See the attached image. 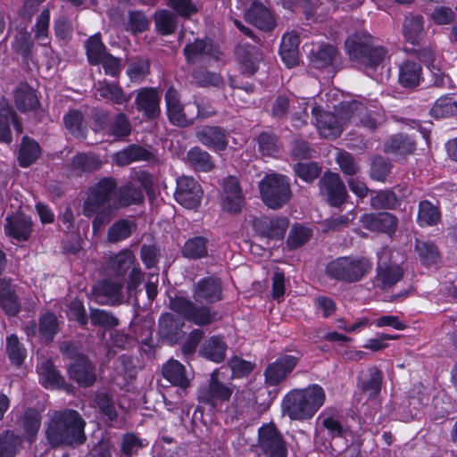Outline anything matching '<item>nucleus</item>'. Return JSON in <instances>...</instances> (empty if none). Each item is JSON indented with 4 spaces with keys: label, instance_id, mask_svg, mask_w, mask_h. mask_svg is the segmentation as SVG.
<instances>
[{
    "label": "nucleus",
    "instance_id": "obj_61",
    "mask_svg": "<svg viewBox=\"0 0 457 457\" xmlns=\"http://www.w3.org/2000/svg\"><path fill=\"white\" fill-rule=\"evenodd\" d=\"M41 426V415L35 409H28L23 416L22 428L26 434L27 439L33 442Z\"/></svg>",
    "mask_w": 457,
    "mask_h": 457
},
{
    "label": "nucleus",
    "instance_id": "obj_23",
    "mask_svg": "<svg viewBox=\"0 0 457 457\" xmlns=\"http://www.w3.org/2000/svg\"><path fill=\"white\" fill-rule=\"evenodd\" d=\"M18 286L7 277L0 278V308L9 317H16L21 311V302L17 294Z\"/></svg>",
    "mask_w": 457,
    "mask_h": 457
},
{
    "label": "nucleus",
    "instance_id": "obj_49",
    "mask_svg": "<svg viewBox=\"0 0 457 457\" xmlns=\"http://www.w3.org/2000/svg\"><path fill=\"white\" fill-rule=\"evenodd\" d=\"M441 221L439 207L429 200H421L418 206L417 222L420 227H432Z\"/></svg>",
    "mask_w": 457,
    "mask_h": 457
},
{
    "label": "nucleus",
    "instance_id": "obj_60",
    "mask_svg": "<svg viewBox=\"0 0 457 457\" xmlns=\"http://www.w3.org/2000/svg\"><path fill=\"white\" fill-rule=\"evenodd\" d=\"M83 120L84 115L82 112L78 109H71L63 116L65 128L75 137H85Z\"/></svg>",
    "mask_w": 457,
    "mask_h": 457
},
{
    "label": "nucleus",
    "instance_id": "obj_33",
    "mask_svg": "<svg viewBox=\"0 0 457 457\" xmlns=\"http://www.w3.org/2000/svg\"><path fill=\"white\" fill-rule=\"evenodd\" d=\"M404 276L403 269L397 264H378L376 268L374 284L381 288L386 289L396 285Z\"/></svg>",
    "mask_w": 457,
    "mask_h": 457
},
{
    "label": "nucleus",
    "instance_id": "obj_4",
    "mask_svg": "<svg viewBox=\"0 0 457 457\" xmlns=\"http://www.w3.org/2000/svg\"><path fill=\"white\" fill-rule=\"evenodd\" d=\"M372 269L371 262L363 256H340L328 262L325 268L326 275L344 283L361 281Z\"/></svg>",
    "mask_w": 457,
    "mask_h": 457
},
{
    "label": "nucleus",
    "instance_id": "obj_48",
    "mask_svg": "<svg viewBox=\"0 0 457 457\" xmlns=\"http://www.w3.org/2000/svg\"><path fill=\"white\" fill-rule=\"evenodd\" d=\"M87 62L91 66L99 65L102 58L109 53L100 33L90 36L85 42Z\"/></svg>",
    "mask_w": 457,
    "mask_h": 457
},
{
    "label": "nucleus",
    "instance_id": "obj_10",
    "mask_svg": "<svg viewBox=\"0 0 457 457\" xmlns=\"http://www.w3.org/2000/svg\"><path fill=\"white\" fill-rule=\"evenodd\" d=\"M233 388L221 382L215 372L211 374L209 383L202 385L197 392V401L208 407L210 411L217 410L219 403L229 401Z\"/></svg>",
    "mask_w": 457,
    "mask_h": 457
},
{
    "label": "nucleus",
    "instance_id": "obj_14",
    "mask_svg": "<svg viewBox=\"0 0 457 457\" xmlns=\"http://www.w3.org/2000/svg\"><path fill=\"white\" fill-rule=\"evenodd\" d=\"M234 54L241 74L245 77H253L259 70L263 60L260 47L249 43H239L234 50Z\"/></svg>",
    "mask_w": 457,
    "mask_h": 457
},
{
    "label": "nucleus",
    "instance_id": "obj_54",
    "mask_svg": "<svg viewBox=\"0 0 457 457\" xmlns=\"http://www.w3.org/2000/svg\"><path fill=\"white\" fill-rule=\"evenodd\" d=\"M131 131V123L124 112L115 114L107 127V135L113 137L116 141L124 140L130 136Z\"/></svg>",
    "mask_w": 457,
    "mask_h": 457
},
{
    "label": "nucleus",
    "instance_id": "obj_19",
    "mask_svg": "<svg viewBox=\"0 0 457 457\" xmlns=\"http://www.w3.org/2000/svg\"><path fill=\"white\" fill-rule=\"evenodd\" d=\"M161 97L157 88L153 87H141L136 96L135 104L139 112L147 120H153L161 114Z\"/></svg>",
    "mask_w": 457,
    "mask_h": 457
},
{
    "label": "nucleus",
    "instance_id": "obj_24",
    "mask_svg": "<svg viewBox=\"0 0 457 457\" xmlns=\"http://www.w3.org/2000/svg\"><path fill=\"white\" fill-rule=\"evenodd\" d=\"M312 114L315 120V125L321 137L325 138H337L343 132L342 126L337 116L320 106H314Z\"/></svg>",
    "mask_w": 457,
    "mask_h": 457
},
{
    "label": "nucleus",
    "instance_id": "obj_58",
    "mask_svg": "<svg viewBox=\"0 0 457 457\" xmlns=\"http://www.w3.org/2000/svg\"><path fill=\"white\" fill-rule=\"evenodd\" d=\"M259 152L264 156L275 157L279 154L280 145L277 135L270 131H262L257 137Z\"/></svg>",
    "mask_w": 457,
    "mask_h": 457
},
{
    "label": "nucleus",
    "instance_id": "obj_56",
    "mask_svg": "<svg viewBox=\"0 0 457 457\" xmlns=\"http://www.w3.org/2000/svg\"><path fill=\"white\" fill-rule=\"evenodd\" d=\"M21 444V437L14 431H3L0 433V457H15Z\"/></svg>",
    "mask_w": 457,
    "mask_h": 457
},
{
    "label": "nucleus",
    "instance_id": "obj_62",
    "mask_svg": "<svg viewBox=\"0 0 457 457\" xmlns=\"http://www.w3.org/2000/svg\"><path fill=\"white\" fill-rule=\"evenodd\" d=\"M392 168L393 165L388 159L377 155L371 162L370 176L375 181L385 182L390 175Z\"/></svg>",
    "mask_w": 457,
    "mask_h": 457
},
{
    "label": "nucleus",
    "instance_id": "obj_53",
    "mask_svg": "<svg viewBox=\"0 0 457 457\" xmlns=\"http://www.w3.org/2000/svg\"><path fill=\"white\" fill-rule=\"evenodd\" d=\"M430 114L436 119L457 115V96L445 95L437 98L430 109Z\"/></svg>",
    "mask_w": 457,
    "mask_h": 457
},
{
    "label": "nucleus",
    "instance_id": "obj_55",
    "mask_svg": "<svg viewBox=\"0 0 457 457\" xmlns=\"http://www.w3.org/2000/svg\"><path fill=\"white\" fill-rule=\"evenodd\" d=\"M312 237V229L302 224L295 223L290 228L286 241L289 251L303 246Z\"/></svg>",
    "mask_w": 457,
    "mask_h": 457
},
{
    "label": "nucleus",
    "instance_id": "obj_31",
    "mask_svg": "<svg viewBox=\"0 0 457 457\" xmlns=\"http://www.w3.org/2000/svg\"><path fill=\"white\" fill-rule=\"evenodd\" d=\"M12 125L19 133L22 131V124L16 112L9 105L0 108V143L10 145L12 142Z\"/></svg>",
    "mask_w": 457,
    "mask_h": 457
},
{
    "label": "nucleus",
    "instance_id": "obj_21",
    "mask_svg": "<svg viewBox=\"0 0 457 457\" xmlns=\"http://www.w3.org/2000/svg\"><path fill=\"white\" fill-rule=\"evenodd\" d=\"M67 374L71 380L84 388L92 386L96 381V366L87 355L77 361L69 362Z\"/></svg>",
    "mask_w": 457,
    "mask_h": 457
},
{
    "label": "nucleus",
    "instance_id": "obj_64",
    "mask_svg": "<svg viewBox=\"0 0 457 457\" xmlns=\"http://www.w3.org/2000/svg\"><path fill=\"white\" fill-rule=\"evenodd\" d=\"M293 169L295 175L307 183H312L321 174V166L314 162H297Z\"/></svg>",
    "mask_w": 457,
    "mask_h": 457
},
{
    "label": "nucleus",
    "instance_id": "obj_39",
    "mask_svg": "<svg viewBox=\"0 0 457 457\" xmlns=\"http://www.w3.org/2000/svg\"><path fill=\"white\" fill-rule=\"evenodd\" d=\"M35 44L30 32L26 28L17 30L12 42V51L21 57L24 63H29L33 56Z\"/></svg>",
    "mask_w": 457,
    "mask_h": 457
},
{
    "label": "nucleus",
    "instance_id": "obj_37",
    "mask_svg": "<svg viewBox=\"0 0 457 457\" xmlns=\"http://www.w3.org/2000/svg\"><path fill=\"white\" fill-rule=\"evenodd\" d=\"M40 145L32 137L24 136L18 150V162L20 167L28 168L35 163L41 156Z\"/></svg>",
    "mask_w": 457,
    "mask_h": 457
},
{
    "label": "nucleus",
    "instance_id": "obj_11",
    "mask_svg": "<svg viewBox=\"0 0 457 457\" xmlns=\"http://www.w3.org/2000/svg\"><path fill=\"white\" fill-rule=\"evenodd\" d=\"M302 355L280 354L270 362L263 371L264 383L268 386H278L284 383L298 365Z\"/></svg>",
    "mask_w": 457,
    "mask_h": 457
},
{
    "label": "nucleus",
    "instance_id": "obj_26",
    "mask_svg": "<svg viewBox=\"0 0 457 457\" xmlns=\"http://www.w3.org/2000/svg\"><path fill=\"white\" fill-rule=\"evenodd\" d=\"M136 261L130 249H122L117 253L110 254L105 261V269L114 278H124L133 267Z\"/></svg>",
    "mask_w": 457,
    "mask_h": 457
},
{
    "label": "nucleus",
    "instance_id": "obj_50",
    "mask_svg": "<svg viewBox=\"0 0 457 457\" xmlns=\"http://www.w3.org/2000/svg\"><path fill=\"white\" fill-rule=\"evenodd\" d=\"M415 149V141L405 134L393 135L386 145V152L401 156L411 154Z\"/></svg>",
    "mask_w": 457,
    "mask_h": 457
},
{
    "label": "nucleus",
    "instance_id": "obj_28",
    "mask_svg": "<svg viewBox=\"0 0 457 457\" xmlns=\"http://www.w3.org/2000/svg\"><path fill=\"white\" fill-rule=\"evenodd\" d=\"M39 382L46 389H59L66 386L65 378L52 360L48 359L37 366Z\"/></svg>",
    "mask_w": 457,
    "mask_h": 457
},
{
    "label": "nucleus",
    "instance_id": "obj_41",
    "mask_svg": "<svg viewBox=\"0 0 457 457\" xmlns=\"http://www.w3.org/2000/svg\"><path fill=\"white\" fill-rule=\"evenodd\" d=\"M162 376L173 386L186 389L190 386V381L186 375V368L177 360H170L162 367Z\"/></svg>",
    "mask_w": 457,
    "mask_h": 457
},
{
    "label": "nucleus",
    "instance_id": "obj_52",
    "mask_svg": "<svg viewBox=\"0 0 457 457\" xmlns=\"http://www.w3.org/2000/svg\"><path fill=\"white\" fill-rule=\"evenodd\" d=\"M5 352L12 365L20 367L27 357V349L16 334L6 337Z\"/></svg>",
    "mask_w": 457,
    "mask_h": 457
},
{
    "label": "nucleus",
    "instance_id": "obj_8",
    "mask_svg": "<svg viewBox=\"0 0 457 457\" xmlns=\"http://www.w3.org/2000/svg\"><path fill=\"white\" fill-rule=\"evenodd\" d=\"M258 447L264 457H288L287 443L272 423L259 428Z\"/></svg>",
    "mask_w": 457,
    "mask_h": 457
},
{
    "label": "nucleus",
    "instance_id": "obj_20",
    "mask_svg": "<svg viewBox=\"0 0 457 457\" xmlns=\"http://www.w3.org/2000/svg\"><path fill=\"white\" fill-rule=\"evenodd\" d=\"M338 60L340 53L337 48L325 43L313 46L309 55L310 65L317 70L332 68L337 71L340 69Z\"/></svg>",
    "mask_w": 457,
    "mask_h": 457
},
{
    "label": "nucleus",
    "instance_id": "obj_1",
    "mask_svg": "<svg viewBox=\"0 0 457 457\" xmlns=\"http://www.w3.org/2000/svg\"><path fill=\"white\" fill-rule=\"evenodd\" d=\"M85 427L86 421L77 411L72 409L57 411L47 422L46 438L54 448L62 445H80L87 440Z\"/></svg>",
    "mask_w": 457,
    "mask_h": 457
},
{
    "label": "nucleus",
    "instance_id": "obj_6",
    "mask_svg": "<svg viewBox=\"0 0 457 457\" xmlns=\"http://www.w3.org/2000/svg\"><path fill=\"white\" fill-rule=\"evenodd\" d=\"M117 180L112 177H103L88 187L87 195L82 204V213L91 218L98 208L109 204L115 197Z\"/></svg>",
    "mask_w": 457,
    "mask_h": 457
},
{
    "label": "nucleus",
    "instance_id": "obj_36",
    "mask_svg": "<svg viewBox=\"0 0 457 457\" xmlns=\"http://www.w3.org/2000/svg\"><path fill=\"white\" fill-rule=\"evenodd\" d=\"M422 79V66L420 62L406 60L398 70V83L408 89L415 88Z\"/></svg>",
    "mask_w": 457,
    "mask_h": 457
},
{
    "label": "nucleus",
    "instance_id": "obj_22",
    "mask_svg": "<svg viewBox=\"0 0 457 457\" xmlns=\"http://www.w3.org/2000/svg\"><path fill=\"white\" fill-rule=\"evenodd\" d=\"M122 288V282L103 279L93 287L92 295L99 304L120 305L123 296Z\"/></svg>",
    "mask_w": 457,
    "mask_h": 457
},
{
    "label": "nucleus",
    "instance_id": "obj_32",
    "mask_svg": "<svg viewBox=\"0 0 457 457\" xmlns=\"http://www.w3.org/2000/svg\"><path fill=\"white\" fill-rule=\"evenodd\" d=\"M14 104L21 112L36 111L40 105L37 91L27 82H21L13 92Z\"/></svg>",
    "mask_w": 457,
    "mask_h": 457
},
{
    "label": "nucleus",
    "instance_id": "obj_35",
    "mask_svg": "<svg viewBox=\"0 0 457 457\" xmlns=\"http://www.w3.org/2000/svg\"><path fill=\"white\" fill-rule=\"evenodd\" d=\"M382 383L383 373L376 366L368 368L366 371H362L361 376L358 378L359 388L362 392L368 393L370 399L376 398L379 395Z\"/></svg>",
    "mask_w": 457,
    "mask_h": 457
},
{
    "label": "nucleus",
    "instance_id": "obj_51",
    "mask_svg": "<svg viewBox=\"0 0 457 457\" xmlns=\"http://www.w3.org/2000/svg\"><path fill=\"white\" fill-rule=\"evenodd\" d=\"M414 249L420 263L425 267L435 265L440 258L439 249L433 241L416 239Z\"/></svg>",
    "mask_w": 457,
    "mask_h": 457
},
{
    "label": "nucleus",
    "instance_id": "obj_63",
    "mask_svg": "<svg viewBox=\"0 0 457 457\" xmlns=\"http://www.w3.org/2000/svg\"><path fill=\"white\" fill-rule=\"evenodd\" d=\"M89 319L93 326L106 329L113 328L119 325V320L112 312L102 309L91 308Z\"/></svg>",
    "mask_w": 457,
    "mask_h": 457
},
{
    "label": "nucleus",
    "instance_id": "obj_2",
    "mask_svg": "<svg viewBox=\"0 0 457 457\" xmlns=\"http://www.w3.org/2000/svg\"><path fill=\"white\" fill-rule=\"evenodd\" d=\"M345 52L353 67L364 72L376 71L382 65L387 50L377 45L372 35L356 31L345 41Z\"/></svg>",
    "mask_w": 457,
    "mask_h": 457
},
{
    "label": "nucleus",
    "instance_id": "obj_16",
    "mask_svg": "<svg viewBox=\"0 0 457 457\" xmlns=\"http://www.w3.org/2000/svg\"><path fill=\"white\" fill-rule=\"evenodd\" d=\"M363 228L392 237L398 226V218L388 212L364 213L360 218Z\"/></svg>",
    "mask_w": 457,
    "mask_h": 457
},
{
    "label": "nucleus",
    "instance_id": "obj_18",
    "mask_svg": "<svg viewBox=\"0 0 457 457\" xmlns=\"http://www.w3.org/2000/svg\"><path fill=\"white\" fill-rule=\"evenodd\" d=\"M4 234L19 242L28 241L33 232V220L22 212L8 215L4 226Z\"/></svg>",
    "mask_w": 457,
    "mask_h": 457
},
{
    "label": "nucleus",
    "instance_id": "obj_42",
    "mask_svg": "<svg viewBox=\"0 0 457 457\" xmlns=\"http://www.w3.org/2000/svg\"><path fill=\"white\" fill-rule=\"evenodd\" d=\"M37 331L43 342L46 345L52 343L60 331V322L56 314L53 312L42 313L38 318Z\"/></svg>",
    "mask_w": 457,
    "mask_h": 457
},
{
    "label": "nucleus",
    "instance_id": "obj_57",
    "mask_svg": "<svg viewBox=\"0 0 457 457\" xmlns=\"http://www.w3.org/2000/svg\"><path fill=\"white\" fill-rule=\"evenodd\" d=\"M248 17L255 27L263 31H270L276 26V21L271 12L263 6L251 10L248 12Z\"/></svg>",
    "mask_w": 457,
    "mask_h": 457
},
{
    "label": "nucleus",
    "instance_id": "obj_38",
    "mask_svg": "<svg viewBox=\"0 0 457 457\" xmlns=\"http://www.w3.org/2000/svg\"><path fill=\"white\" fill-rule=\"evenodd\" d=\"M71 169L81 175L93 173L99 170L103 166L101 159L94 153H78L71 159Z\"/></svg>",
    "mask_w": 457,
    "mask_h": 457
},
{
    "label": "nucleus",
    "instance_id": "obj_44",
    "mask_svg": "<svg viewBox=\"0 0 457 457\" xmlns=\"http://www.w3.org/2000/svg\"><path fill=\"white\" fill-rule=\"evenodd\" d=\"M208 245L207 237L195 236L186 240L181 249V254L188 260H201L208 255Z\"/></svg>",
    "mask_w": 457,
    "mask_h": 457
},
{
    "label": "nucleus",
    "instance_id": "obj_17",
    "mask_svg": "<svg viewBox=\"0 0 457 457\" xmlns=\"http://www.w3.org/2000/svg\"><path fill=\"white\" fill-rule=\"evenodd\" d=\"M223 288L220 278L204 277L194 284L193 297L195 302L212 304L222 300Z\"/></svg>",
    "mask_w": 457,
    "mask_h": 457
},
{
    "label": "nucleus",
    "instance_id": "obj_9",
    "mask_svg": "<svg viewBox=\"0 0 457 457\" xmlns=\"http://www.w3.org/2000/svg\"><path fill=\"white\" fill-rule=\"evenodd\" d=\"M318 187L320 195L331 207H341L349 196L340 175L331 170H326L323 173L319 180Z\"/></svg>",
    "mask_w": 457,
    "mask_h": 457
},
{
    "label": "nucleus",
    "instance_id": "obj_12",
    "mask_svg": "<svg viewBox=\"0 0 457 457\" xmlns=\"http://www.w3.org/2000/svg\"><path fill=\"white\" fill-rule=\"evenodd\" d=\"M289 224L290 220L286 216L262 215L253 219V229L261 238L280 241L284 239Z\"/></svg>",
    "mask_w": 457,
    "mask_h": 457
},
{
    "label": "nucleus",
    "instance_id": "obj_5",
    "mask_svg": "<svg viewBox=\"0 0 457 457\" xmlns=\"http://www.w3.org/2000/svg\"><path fill=\"white\" fill-rule=\"evenodd\" d=\"M259 190L263 204L272 210L282 208L292 196L289 179L278 173L265 175L259 182Z\"/></svg>",
    "mask_w": 457,
    "mask_h": 457
},
{
    "label": "nucleus",
    "instance_id": "obj_29",
    "mask_svg": "<svg viewBox=\"0 0 457 457\" xmlns=\"http://www.w3.org/2000/svg\"><path fill=\"white\" fill-rule=\"evenodd\" d=\"M154 157L151 151L138 144H130L113 154V162L118 166H127L136 162L150 161Z\"/></svg>",
    "mask_w": 457,
    "mask_h": 457
},
{
    "label": "nucleus",
    "instance_id": "obj_34",
    "mask_svg": "<svg viewBox=\"0 0 457 457\" xmlns=\"http://www.w3.org/2000/svg\"><path fill=\"white\" fill-rule=\"evenodd\" d=\"M227 350L228 345L221 336H212L203 342L199 354L208 361L220 363L226 359Z\"/></svg>",
    "mask_w": 457,
    "mask_h": 457
},
{
    "label": "nucleus",
    "instance_id": "obj_43",
    "mask_svg": "<svg viewBox=\"0 0 457 457\" xmlns=\"http://www.w3.org/2000/svg\"><path fill=\"white\" fill-rule=\"evenodd\" d=\"M424 32V19L420 14L406 16L403 24V34L406 42L418 46Z\"/></svg>",
    "mask_w": 457,
    "mask_h": 457
},
{
    "label": "nucleus",
    "instance_id": "obj_25",
    "mask_svg": "<svg viewBox=\"0 0 457 457\" xmlns=\"http://www.w3.org/2000/svg\"><path fill=\"white\" fill-rule=\"evenodd\" d=\"M220 54V46L212 38H195L183 48V54L187 63L199 62L204 55L217 57Z\"/></svg>",
    "mask_w": 457,
    "mask_h": 457
},
{
    "label": "nucleus",
    "instance_id": "obj_46",
    "mask_svg": "<svg viewBox=\"0 0 457 457\" xmlns=\"http://www.w3.org/2000/svg\"><path fill=\"white\" fill-rule=\"evenodd\" d=\"M402 204V199L392 188L378 190L370 197V206L374 210L395 211Z\"/></svg>",
    "mask_w": 457,
    "mask_h": 457
},
{
    "label": "nucleus",
    "instance_id": "obj_45",
    "mask_svg": "<svg viewBox=\"0 0 457 457\" xmlns=\"http://www.w3.org/2000/svg\"><path fill=\"white\" fill-rule=\"evenodd\" d=\"M160 337L170 345L179 342L181 337L180 328L174 316L166 312L161 315L159 319V331Z\"/></svg>",
    "mask_w": 457,
    "mask_h": 457
},
{
    "label": "nucleus",
    "instance_id": "obj_59",
    "mask_svg": "<svg viewBox=\"0 0 457 457\" xmlns=\"http://www.w3.org/2000/svg\"><path fill=\"white\" fill-rule=\"evenodd\" d=\"M151 21L145 13L140 10H129L126 30L132 35L141 34L149 29Z\"/></svg>",
    "mask_w": 457,
    "mask_h": 457
},
{
    "label": "nucleus",
    "instance_id": "obj_30",
    "mask_svg": "<svg viewBox=\"0 0 457 457\" xmlns=\"http://www.w3.org/2000/svg\"><path fill=\"white\" fill-rule=\"evenodd\" d=\"M96 91L101 98L117 105H125L131 99V94H126L118 81L111 82L106 79L99 80Z\"/></svg>",
    "mask_w": 457,
    "mask_h": 457
},
{
    "label": "nucleus",
    "instance_id": "obj_13",
    "mask_svg": "<svg viewBox=\"0 0 457 457\" xmlns=\"http://www.w3.org/2000/svg\"><path fill=\"white\" fill-rule=\"evenodd\" d=\"M195 136L197 142L213 153H222L229 145L230 132L220 125H203L196 129Z\"/></svg>",
    "mask_w": 457,
    "mask_h": 457
},
{
    "label": "nucleus",
    "instance_id": "obj_47",
    "mask_svg": "<svg viewBox=\"0 0 457 457\" xmlns=\"http://www.w3.org/2000/svg\"><path fill=\"white\" fill-rule=\"evenodd\" d=\"M137 225L134 220L120 219L113 222L107 231V238L111 243H119L130 237L137 230Z\"/></svg>",
    "mask_w": 457,
    "mask_h": 457
},
{
    "label": "nucleus",
    "instance_id": "obj_27",
    "mask_svg": "<svg viewBox=\"0 0 457 457\" xmlns=\"http://www.w3.org/2000/svg\"><path fill=\"white\" fill-rule=\"evenodd\" d=\"M144 201L145 195L143 191L129 182L120 187L117 186L112 207L114 209H124L131 205H139Z\"/></svg>",
    "mask_w": 457,
    "mask_h": 457
},
{
    "label": "nucleus",
    "instance_id": "obj_3",
    "mask_svg": "<svg viewBox=\"0 0 457 457\" xmlns=\"http://www.w3.org/2000/svg\"><path fill=\"white\" fill-rule=\"evenodd\" d=\"M325 401L326 393L323 387L312 384L287 393L282 400V409L284 414L292 420H308L323 406Z\"/></svg>",
    "mask_w": 457,
    "mask_h": 457
},
{
    "label": "nucleus",
    "instance_id": "obj_7",
    "mask_svg": "<svg viewBox=\"0 0 457 457\" xmlns=\"http://www.w3.org/2000/svg\"><path fill=\"white\" fill-rule=\"evenodd\" d=\"M340 114L345 120L354 122L356 126L370 131L379 126L382 119V114L378 111L370 110L363 103L357 100L341 103Z\"/></svg>",
    "mask_w": 457,
    "mask_h": 457
},
{
    "label": "nucleus",
    "instance_id": "obj_40",
    "mask_svg": "<svg viewBox=\"0 0 457 457\" xmlns=\"http://www.w3.org/2000/svg\"><path fill=\"white\" fill-rule=\"evenodd\" d=\"M189 165L195 171L210 172L215 168L213 157L200 146H193L187 153Z\"/></svg>",
    "mask_w": 457,
    "mask_h": 457
},
{
    "label": "nucleus",
    "instance_id": "obj_15",
    "mask_svg": "<svg viewBox=\"0 0 457 457\" xmlns=\"http://www.w3.org/2000/svg\"><path fill=\"white\" fill-rule=\"evenodd\" d=\"M201 185L191 177H180L177 179L174 192L175 200L187 209H196L202 201Z\"/></svg>",
    "mask_w": 457,
    "mask_h": 457
}]
</instances>
